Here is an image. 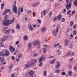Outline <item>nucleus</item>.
I'll list each match as a JSON object with an SVG mask.
<instances>
[{
	"label": "nucleus",
	"instance_id": "09e8293b",
	"mask_svg": "<svg viewBox=\"0 0 77 77\" xmlns=\"http://www.w3.org/2000/svg\"><path fill=\"white\" fill-rule=\"evenodd\" d=\"M5 61V59L4 58V57H2V59L1 60V62H3V61Z\"/></svg>",
	"mask_w": 77,
	"mask_h": 77
},
{
	"label": "nucleus",
	"instance_id": "4d7b16f0",
	"mask_svg": "<svg viewBox=\"0 0 77 77\" xmlns=\"http://www.w3.org/2000/svg\"><path fill=\"white\" fill-rule=\"evenodd\" d=\"M16 60L17 62H18L20 60V58H16Z\"/></svg>",
	"mask_w": 77,
	"mask_h": 77
},
{
	"label": "nucleus",
	"instance_id": "dca6fc26",
	"mask_svg": "<svg viewBox=\"0 0 77 77\" xmlns=\"http://www.w3.org/2000/svg\"><path fill=\"white\" fill-rule=\"evenodd\" d=\"M54 71L56 73H57V74H60V70H56V69H55Z\"/></svg>",
	"mask_w": 77,
	"mask_h": 77
},
{
	"label": "nucleus",
	"instance_id": "052dcab7",
	"mask_svg": "<svg viewBox=\"0 0 77 77\" xmlns=\"http://www.w3.org/2000/svg\"><path fill=\"white\" fill-rule=\"evenodd\" d=\"M14 19H15V18H14L11 21V23H14Z\"/></svg>",
	"mask_w": 77,
	"mask_h": 77
},
{
	"label": "nucleus",
	"instance_id": "aec40b11",
	"mask_svg": "<svg viewBox=\"0 0 77 77\" xmlns=\"http://www.w3.org/2000/svg\"><path fill=\"white\" fill-rule=\"evenodd\" d=\"M14 67V65H13L12 64H11L10 66H9V69H12V68Z\"/></svg>",
	"mask_w": 77,
	"mask_h": 77
},
{
	"label": "nucleus",
	"instance_id": "3c124183",
	"mask_svg": "<svg viewBox=\"0 0 77 77\" xmlns=\"http://www.w3.org/2000/svg\"><path fill=\"white\" fill-rule=\"evenodd\" d=\"M5 19H8V15L5 16Z\"/></svg>",
	"mask_w": 77,
	"mask_h": 77
},
{
	"label": "nucleus",
	"instance_id": "de8ad7c7",
	"mask_svg": "<svg viewBox=\"0 0 77 77\" xmlns=\"http://www.w3.org/2000/svg\"><path fill=\"white\" fill-rule=\"evenodd\" d=\"M53 14V12H51L49 13V17L51 16V15Z\"/></svg>",
	"mask_w": 77,
	"mask_h": 77
},
{
	"label": "nucleus",
	"instance_id": "9d476101",
	"mask_svg": "<svg viewBox=\"0 0 77 77\" xmlns=\"http://www.w3.org/2000/svg\"><path fill=\"white\" fill-rule=\"evenodd\" d=\"M28 47L29 50H30L32 49V44L31 43L28 44Z\"/></svg>",
	"mask_w": 77,
	"mask_h": 77
},
{
	"label": "nucleus",
	"instance_id": "6ab92c4d",
	"mask_svg": "<svg viewBox=\"0 0 77 77\" xmlns=\"http://www.w3.org/2000/svg\"><path fill=\"white\" fill-rule=\"evenodd\" d=\"M6 37H3L1 39V41L2 42H4V41H5V40H6Z\"/></svg>",
	"mask_w": 77,
	"mask_h": 77
},
{
	"label": "nucleus",
	"instance_id": "ddd939ff",
	"mask_svg": "<svg viewBox=\"0 0 77 77\" xmlns=\"http://www.w3.org/2000/svg\"><path fill=\"white\" fill-rule=\"evenodd\" d=\"M58 20H60L61 18H62V16L61 14H60L57 17Z\"/></svg>",
	"mask_w": 77,
	"mask_h": 77
},
{
	"label": "nucleus",
	"instance_id": "37998d69",
	"mask_svg": "<svg viewBox=\"0 0 77 77\" xmlns=\"http://www.w3.org/2000/svg\"><path fill=\"white\" fill-rule=\"evenodd\" d=\"M37 21L39 23H40V24H41V21L39 19H38L37 20Z\"/></svg>",
	"mask_w": 77,
	"mask_h": 77
},
{
	"label": "nucleus",
	"instance_id": "ea45409f",
	"mask_svg": "<svg viewBox=\"0 0 77 77\" xmlns=\"http://www.w3.org/2000/svg\"><path fill=\"white\" fill-rule=\"evenodd\" d=\"M73 24H74L73 22L72 21H71L70 23V26H72V25H73Z\"/></svg>",
	"mask_w": 77,
	"mask_h": 77
},
{
	"label": "nucleus",
	"instance_id": "f03ea898",
	"mask_svg": "<svg viewBox=\"0 0 77 77\" xmlns=\"http://www.w3.org/2000/svg\"><path fill=\"white\" fill-rule=\"evenodd\" d=\"M5 53L4 54L3 52L0 53V56H9L10 53L7 50H5Z\"/></svg>",
	"mask_w": 77,
	"mask_h": 77
},
{
	"label": "nucleus",
	"instance_id": "cd10ccee",
	"mask_svg": "<svg viewBox=\"0 0 77 77\" xmlns=\"http://www.w3.org/2000/svg\"><path fill=\"white\" fill-rule=\"evenodd\" d=\"M77 67L75 66H74V67L73 69L74 71H75V72H77Z\"/></svg>",
	"mask_w": 77,
	"mask_h": 77
},
{
	"label": "nucleus",
	"instance_id": "39448f33",
	"mask_svg": "<svg viewBox=\"0 0 77 77\" xmlns=\"http://www.w3.org/2000/svg\"><path fill=\"white\" fill-rule=\"evenodd\" d=\"M12 6V10L13 12H14V13H15L16 14H17V12H18V11H17V7L16 5H14V4H13Z\"/></svg>",
	"mask_w": 77,
	"mask_h": 77
},
{
	"label": "nucleus",
	"instance_id": "603ef678",
	"mask_svg": "<svg viewBox=\"0 0 77 77\" xmlns=\"http://www.w3.org/2000/svg\"><path fill=\"white\" fill-rule=\"evenodd\" d=\"M61 21L62 22H64L65 21V19L64 18H63L61 20Z\"/></svg>",
	"mask_w": 77,
	"mask_h": 77
},
{
	"label": "nucleus",
	"instance_id": "a18cd8bd",
	"mask_svg": "<svg viewBox=\"0 0 77 77\" xmlns=\"http://www.w3.org/2000/svg\"><path fill=\"white\" fill-rule=\"evenodd\" d=\"M75 13V11L74 10L72 11V13L71 14V15H73V14H74Z\"/></svg>",
	"mask_w": 77,
	"mask_h": 77
},
{
	"label": "nucleus",
	"instance_id": "5fc2aeb1",
	"mask_svg": "<svg viewBox=\"0 0 77 77\" xmlns=\"http://www.w3.org/2000/svg\"><path fill=\"white\" fill-rule=\"evenodd\" d=\"M0 45L1 47H4V45L2 44V43H0Z\"/></svg>",
	"mask_w": 77,
	"mask_h": 77
},
{
	"label": "nucleus",
	"instance_id": "69168bd1",
	"mask_svg": "<svg viewBox=\"0 0 77 77\" xmlns=\"http://www.w3.org/2000/svg\"><path fill=\"white\" fill-rule=\"evenodd\" d=\"M18 44H19V41H17L16 42V43L15 44V45H18Z\"/></svg>",
	"mask_w": 77,
	"mask_h": 77
},
{
	"label": "nucleus",
	"instance_id": "f8f14e48",
	"mask_svg": "<svg viewBox=\"0 0 77 77\" xmlns=\"http://www.w3.org/2000/svg\"><path fill=\"white\" fill-rule=\"evenodd\" d=\"M28 28L29 29V30L31 31H32V30H33V28L32 27V26L30 24L28 25Z\"/></svg>",
	"mask_w": 77,
	"mask_h": 77
},
{
	"label": "nucleus",
	"instance_id": "f257e3e1",
	"mask_svg": "<svg viewBox=\"0 0 77 77\" xmlns=\"http://www.w3.org/2000/svg\"><path fill=\"white\" fill-rule=\"evenodd\" d=\"M45 59V57H44V55H42V56L40 57L39 58V63H40L39 64V66H42V63H43V62H42V60H44Z\"/></svg>",
	"mask_w": 77,
	"mask_h": 77
},
{
	"label": "nucleus",
	"instance_id": "9b49d317",
	"mask_svg": "<svg viewBox=\"0 0 77 77\" xmlns=\"http://www.w3.org/2000/svg\"><path fill=\"white\" fill-rule=\"evenodd\" d=\"M46 27L45 26H44L41 29V31L42 32H44L45 31H46Z\"/></svg>",
	"mask_w": 77,
	"mask_h": 77
},
{
	"label": "nucleus",
	"instance_id": "4c0bfd02",
	"mask_svg": "<svg viewBox=\"0 0 77 77\" xmlns=\"http://www.w3.org/2000/svg\"><path fill=\"white\" fill-rule=\"evenodd\" d=\"M61 74L62 75H65L66 74V73L65 72H63L61 73Z\"/></svg>",
	"mask_w": 77,
	"mask_h": 77
},
{
	"label": "nucleus",
	"instance_id": "c756f323",
	"mask_svg": "<svg viewBox=\"0 0 77 77\" xmlns=\"http://www.w3.org/2000/svg\"><path fill=\"white\" fill-rule=\"evenodd\" d=\"M16 27L17 29H20V25L19 24H17Z\"/></svg>",
	"mask_w": 77,
	"mask_h": 77
},
{
	"label": "nucleus",
	"instance_id": "e2e57ef3",
	"mask_svg": "<svg viewBox=\"0 0 77 77\" xmlns=\"http://www.w3.org/2000/svg\"><path fill=\"white\" fill-rule=\"evenodd\" d=\"M46 13V11L45 10L43 11L44 15V16L45 15V13Z\"/></svg>",
	"mask_w": 77,
	"mask_h": 77
},
{
	"label": "nucleus",
	"instance_id": "c03bdc74",
	"mask_svg": "<svg viewBox=\"0 0 77 77\" xmlns=\"http://www.w3.org/2000/svg\"><path fill=\"white\" fill-rule=\"evenodd\" d=\"M3 6H4V4H1V9H3Z\"/></svg>",
	"mask_w": 77,
	"mask_h": 77
},
{
	"label": "nucleus",
	"instance_id": "72a5a7b5",
	"mask_svg": "<svg viewBox=\"0 0 77 77\" xmlns=\"http://www.w3.org/2000/svg\"><path fill=\"white\" fill-rule=\"evenodd\" d=\"M22 56L23 55H22V54H20L18 56V57L19 58H21V57H22Z\"/></svg>",
	"mask_w": 77,
	"mask_h": 77
},
{
	"label": "nucleus",
	"instance_id": "6e6552de",
	"mask_svg": "<svg viewBox=\"0 0 77 77\" xmlns=\"http://www.w3.org/2000/svg\"><path fill=\"white\" fill-rule=\"evenodd\" d=\"M32 66L31 64L30 63V62H29V63H27L25 65V67L27 69V68H29L30 67H31Z\"/></svg>",
	"mask_w": 77,
	"mask_h": 77
},
{
	"label": "nucleus",
	"instance_id": "7c9ffc66",
	"mask_svg": "<svg viewBox=\"0 0 77 77\" xmlns=\"http://www.w3.org/2000/svg\"><path fill=\"white\" fill-rule=\"evenodd\" d=\"M43 50H44L43 51V53L44 54H45V53H46V51H47V50L46 49V48H43Z\"/></svg>",
	"mask_w": 77,
	"mask_h": 77
},
{
	"label": "nucleus",
	"instance_id": "412c9836",
	"mask_svg": "<svg viewBox=\"0 0 77 77\" xmlns=\"http://www.w3.org/2000/svg\"><path fill=\"white\" fill-rule=\"evenodd\" d=\"M24 39L25 41H26V40H27V39H28V36L27 35H25L24 37Z\"/></svg>",
	"mask_w": 77,
	"mask_h": 77
},
{
	"label": "nucleus",
	"instance_id": "c9c22d12",
	"mask_svg": "<svg viewBox=\"0 0 77 77\" xmlns=\"http://www.w3.org/2000/svg\"><path fill=\"white\" fill-rule=\"evenodd\" d=\"M16 50L15 51V52H14V55H15L17 54V52H18V49H16Z\"/></svg>",
	"mask_w": 77,
	"mask_h": 77
},
{
	"label": "nucleus",
	"instance_id": "49530a36",
	"mask_svg": "<svg viewBox=\"0 0 77 77\" xmlns=\"http://www.w3.org/2000/svg\"><path fill=\"white\" fill-rule=\"evenodd\" d=\"M66 9H63L64 11L62 12L63 14H64V13H65V12H66Z\"/></svg>",
	"mask_w": 77,
	"mask_h": 77
},
{
	"label": "nucleus",
	"instance_id": "774afa93",
	"mask_svg": "<svg viewBox=\"0 0 77 77\" xmlns=\"http://www.w3.org/2000/svg\"><path fill=\"white\" fill-rule=\"evenodd\" d=\"M21 12H23V8H22V7L21 8V11H20Z\"/></svg>",
	"mask_w": 77,
	"mask_h": 77
},
{
	"label": "nucleus",
	"instance_id": "1a4fd4ad",
	"mask_svg": "<svg viewBox=\"0 0 77 77\" xmlns=\"http://www.w3.org/2000/svg\"><path fill=\"white\" fill-rule=\"evenodd\" d=\"M66 9H67V10L70 9L71 8V4H68L66 5Z\"/></svg>",
	"mask_w": 77,
	"mask_h": 77
},
{
	"label": "nucleus",
	"instance_id": "bb28decb",
	"mask_svg": "<svg viewBox=\"0 0 77 77\" xmlns=\"http://www.w3.org/2000/svg\"><path fill=\"white\" fill-rule=\"evenodd\" d=\"M60 66V64L58 63L57 65L56 66V68H59Z\"/></svg>",
	"mask_w": 77,
	"mask_h": 77
},
{
	"label": "nucleus",
	"instance_id": "0eeeda50",
	"mask_svg": "<svg viewBox=\"0 0 77 77\" xmlns=\"http://www.w3.org/2000/svg\"><path fill=\"white\" fill-rule=\"evenodd\" d=\"M9 48L10 51L11 52V53H14V52L15 51V49L13 48L12 46H9Z\"/></svg>",
	"mask_w": 77,
	"mask_h": 77
},
{
	"label": "nucleus",
	"instance_id": "0e129e2a",
	"mask_svg": "<svg viewBox=\"0 0 77 77\" xmlns=\"http://www.w3.org/2000/svg\"><path fill=\"white\" fill-rule=\"evenodd\" d=\"M6 13H7V12L6 11H5L4 12V13H3V15H5V14H6Z\"/></svg>",
	"mask_w": 77,
	"mask_h": 77
},
{
	"label": "nucleus",
	"instance_id": "473e14b6",
	"mask_svg": "<svg viewBox=\"0 0 77 77\" xmlns=\"http://www.w3.org/2000/svg\"><path fill=\"white\" fill-rule=\"evenodd\" d=\"M43 75L45 76L47 75V71H44L43 72Z\"/></svg>",
	"mask_w": 77,
	"mask_h": 77
},
{
	"label": "nucleus",
	"instance_id": "7ed1b4c3",
	"mask_svg": "<svg viewBox=\"0 0 77 77\" xmlns=\"http://www.w3.org/2000/svg\"><path fill=\"white\" fill-rule=\"evenodd\" d=\"M10 21L7 20H5L3 22V25L4 26H9V24H11V23L9 22Z\"/></svg>",
	"mask_w": 77,
	"mask_h": 77
},
{
	"label": "nucleus",
	"instance_id": "2f4dec72",
	"mask_svg": "<svg viewBox=\"0 0 77 77\" xmlns=\"http://www.w3.org/2000/svg\"><path fill=\"white\" fill-rule=\"evenodd\" d=\"M27 11V14H28L29 15H30L31 14V11L30 10H28Z\"/></svg>",
	"mask_w": 77,
	"mask_h": 77
},
{
	"label": "nucleus",
	"instance_id": "5701e85b",
	"mask_svg": "<svg viewBox=\"0 0 77 77\" xmlns=\"http://www.w3.org/2000/svg\"><path fill=\"white\" fill-rule=\"evenodd\" d=\"M71 55V52H69L67 54L66 56V57H68V56Z\"/></svg>",
	"mask_w": 77,
	"mask_h": 77
},
{
	"label": "nucleus",
	"instance_id": "20e7f679",
	"mask_svg": "<svg viewBox=\"0 0 77 77\" xmlns=\"http://www.w3.org/2000/svg\"><path fill=\"white\" fill-rule=\"evenodd\" d=\"M59 27H60V26L58 25L57 27L56 30H53V34L54 36H56L57 35V34L58 33V29H59Z\"/></svg>",
	"mask_w": 77,
	"mask_h": 77
},
{
	"label": "nucleus",
	"instance_id": "2eb2a0df",
	"mask_svg": "<svg viewBox=\"0 0 77 77\" xmlns=\"http://www.w3.org/2000/svg\"><path fill=\"white\" fill-rule=\"evenodd\" d=\"M57 16H55L53 19V21H54V22H55V21H57Z\"/></svg>",
	"mask_w": 77,
	"mask_h": 77
},
{
	"label": "nucleus",
	"instance_id": "393cba45",
	"mask_svg": "<svg viewBox=\"0 0 77 77\" xmlns=\"http://www.w3.org/2000/svg\"><path fill=\"white\" fill-rule=\"evenodd\" d=\"M56 61V59H54L53 60H52L51 61V64H53L54 63V62Z\"/></svg>",
	"mask_w": 77,
	"mask_h": 77
},
{
	"label": "nucleus",
	"instance_id": "4468645a",
	"mask_svg": "<svg viewBox=\"0 0 77 77\" xmlns=\"http://www.w3.org/2000/svg\"><path fill=\"white\" fill-rule=\"evenodd\" d=\"M38 43V40H35L33 42L32 45H36Z\"/></svg>",
	"mask_w": 77,
	"mask_h": 77
},
{
	"label": "nucleus",
	"instance_id": "a878e982",
	"mask_svg": "<svg viewBox=\"0 0 77 77\" xmlns=\"http://www.w3.org/2000/svg\"><path fill=\"white\" fill-rule=\"evenodd\" d=\"M69 48H72L73 47V46H72V43H71L69 45Z\"/></svg>",
	"mask_w": 77,
	"mask_h": 77
},
{
	"label": "nucleus",
	"instance_id": "c85d7f7f",
	"mask_svg": "<svg viewBox=\"0 0 77 77\" xmlns=\"http://www.w3.org/2000/svg\"><path fill=\"white\" fill-rule=\"evenodd\" d=\"M65 42L66 43L65 45H67L68 44V41L67 40H66L65 41Z\"/></svg>",
	"mask_w": 77,
	"mask_h": 77
},
{
	"label": "nucleus",
	"instance_id": "a211bd4d",
	"mask_svg": "<svg viewBox=\"0 0 77 77\" xmlns=\"http://www.w3.org/2000/svg\"><path fill=\"white\" fill-rule=\"evenodd\" d=\"M36 4H33L32 6H33L34 7H36V6H37V5H39V2H36Z\"/></svg>",
	"mask_w": 77,
	"mask_h": 77
},
{
	"label": "nucleus",
	"instance_id": "a19ab883",
	"mask_svg": "<svg viewBox=\"0 0 77 77\" xmlns=\"http://www.w3.org/2000/svg\"><path fill=\"white\" fill-rule=\"evenodd\" d=\"M73 34L74 35H76L77 32H76V31L75 30H74L73 31Z\"/></svg>",
	"mask_w": 77,
	"mask_h": 77
},
{
	"label": "nucleus",
	"instance_id": "864d4df0",
	"mask_svg": "<svg viewBox=\"0 0 77 77\" xmlns=\"http://www.w3.org/2000/svg\"><path fill=\"white\" fill-rule=\"evenodd\" d=\"M49 45H44V46L45 47H48Z\"/></svg>",
	"mask_w": 77,
	"mask_h": 77
},
{
	"label": "nucleus",
	"instance_id": "423d86ee",
	"mask_svg": "<svg viewBox=\"0 0 77 77\" xmlns=\"http://www.w3.org/2000/svg\"><path fill=\"white\" fill-rule=\"evenodd\" d=\"M31 64V65L32 66H33L34 65H35L37 63V60L36 59H33L32 61H31L29 62Z\"/></svg>",
	"mask_w": 77,
	"mask_h": 77
},
{
	"label": "nucleus",
	"instance_id": "4be33fe9",
	"mask_svg": "<svg viewBox=\"0 0 77 77\" xmlns=\"http://www.w3.org/2000/svg\"><path fill=\"white\" fill-rule=\"evenodd\" d=\"M73 3H74V5H75V6H77V0H75L73 2Z\"/></svg>",
	"mask_w": 77,
	"mask_h": 77
},
{
	"label": "nucleus",
	"instance_id": "58836bf2",
	"mask_svg": "<svg viewBox=\"0 0 77 77\" xmlns=\"http://www.w3.org/2000/svg\"><path fill=\"white\" fill-rule=\"evenodd\" d=\"M37 45H41V42L39 41H38V40L37 42Z\"/></svg>",
	"mask_w": 77,
	"mask_h": 77
},
{
	"label": "nucleus",
	"instance_id": "13d9d810",
	"mask_svg": "<svg viewBox=\"0 0 77 77\" xmlns=\"http://www.w3.org/2000/svg\"><path fill=\"white\" fill-rule=\"evenodd\" d=\"M59 44V43H57V44H55L54 45V47H56Z\"/></svg>",
	"mask_w": 77,
	"mask_h": 77
},
{
	"label": "nucleus",
	"instance_id": "6e6d98bb",
	"mask_svg": "<svg viewBox=\"0 0 77 77\" xmlns=\"http://www.w3.org/2000/svg\"><path fill=\"white\" fill-rule=\"evenodd\" d=\"M73 59H74V58H71V59H69V61L71 62V61H72V60H73Z\"/></svg>",
	"mask_w": 77,
	"mask_h": 77
},
{
	"label": "nucleus",
	"instance_id": "bf43d9fd",
	"mask_svg": "<svg viewBox=\"0 0 77 77\" xmlns=\"http://www.w3.org/2000/svg\"><path fill=\"white\" fill-rule=\"evenodd\" d=\"M20 10H19L18 11V16H20Z\"/></svg>",
	"mask_w": 77,
	"mask_h": 77
},
{
	"label": "nucleus",
	"instance_id": "e433bc0d",
	"mask_svg": "<svg viewBox=\"0 0 77 77\" xmlns=\"http://www.w3.org/2000/svg\"><path fill=\"white\" fill-rule=\"evenodd\" d=\"M71 10H70L69 11H68V12H67V15H68L69 14H71Z\"/></svg>",
	"mask_w": 77,
	"mask_h": 77
},
{
	"label": "nucleus",
	"instance_id": "b1692460",
	"mask_svg": "<svg viewBox=\"0 0 77 77\" xmlns=\"http://www.w3.org/2000/svg\"><path fill=\"white\" fill-rule=\"evenodd\" d=\"M68 72L69 73V76H71V75H72V71H69Z\"/></svg>",
	"mask_w": 77,
	"mask_h": 77
},
{
	"label": "nucleus",
	"instance_id": "f3484780",
	"mask_svg": "<svg viewBox=\"0 0 77 77\" xmlns=\"http://www.w3.org/2000/svg\"><path fill=\"white\" fill-rule=\"evenodd\" d=\"M10 32L11 30L10 29L7 30L5 32V33H6V34H9V33H10Z\"/></svg>",
	"mask_w": 77,
	"mask_h": 77
},
{
	"label": "nucleus",
	"instance_id": "338daca9",
	"mask_svg": "<svg viewBox=\"0 0 77 77\" xmlns=\"http://www.w3.org/2000/svg\"><path fill=\"white\" fill-rule=\"evenodd\" d=\"M11 59H12V60H15V57H14V56H13L12 57H11Z\"/></svg>",
	"mask_w": 77,
	"mask_h": 77
},
{
	"label": "nucleus",
	"instance_id": "79ce46f5",
	"mask_svg": "<svg viewBox=\"0 0 77 77\" xmlns=\"http://www.w3.org/2000/svg\"><path fill=\"white\" fill-rule=\"evenodd\" d=\"M5 11L7 12H10V10L8 9H6L5 10Z\"/></svg>",
	"mask_w": 77,
	"mask_h": 77
},
{
	"label": "nucleus",
	"instance_id": "f704fd0d",
	"mask_svg": "<svg viewBox=\"0 0 77 77\" xmlns=\"http://www.w3.org/2000/svg\"><path fill=\"white\" fill-rule=\"evenodd\" d=\"M53 57V56H50V55H49V56L47 57V59H52Z\"/></svg>",
	"mask_w": 77,
	"mask_h": 77
},
{
	"label": "nucleus",
	"instance_id": "8fccbe9b",
	"mask_svg": "<svg viewBox=\"0 0 77 77\" xmlns=\"http://www.w3.org/2000/svg\"><path fill=\"white\" fill-rule=\"evenodd\" d=\"M38 54H35L34 55H33V57H37V56H38Z\"/></svg>",
	"mask_w": 77,
	"mask_h": 77
},
{
	"label": "nucleus",
	"instance_id": "680f3d73",
	"mask_svg": "<svg viewBox=\"0 0 77 77\" xmlns=\"http://www.w3.org/2000/svg\"><path fill=\"white\" fill-rule=\"evenodd\" d=\"M76 26H77V25H76L75 24L73 25L74 29H75V27H76Z\"/></svg>",
	"mask_w": 77,
	"mask_h": 77
}]
</instances>
